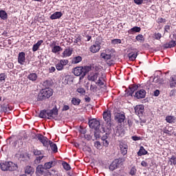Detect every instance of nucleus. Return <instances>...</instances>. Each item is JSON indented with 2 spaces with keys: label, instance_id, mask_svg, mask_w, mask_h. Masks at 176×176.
Returning a JSON list of instances; mask_svg holds the SVG:
<instances>
[{
  "label": "nucleus",
  "instance_id": "obj_60",
  "mask_svg": "<svg viewBox=\"0 0 176 176\" xmlns=\"http://www.w3.org/2000/svg\"><path fill=\"white\" fill-rule=\"evenodd\" d=\"M80 133L81 134H85L86 133V129H83L82 127L80 128Z\"/></svg>",
  "mask_w": 176,
  "mask_h": 176
},
{
  "label": "nucleus",
  "instance_id": "obj_46",
  "mask_svg": "<svg viewBox=\"0 0 176 176\" xmlns=\"http://www.w3.org/2000/svg\"><path fill=\"white\" fill-rule=\"evenodd\" d=\"M94 146L97 149H101V143L98 141L94 142Z\"/></svg>",
  "mask_w": 176,
  "mask_h": 176
},
{
  "label": "nucleus",
  "instance_id": "obj_32",
  "mask_svg": "<svg viewBox=\"0 0 176 176\" xmlns=\"http://www.w3.org/2000/svg\"><path fill=\"white\" fill-rule=\"evenodd\" d=\"M100 57L105 60L106 61H108V60H111V58L112 57L111 54H105V53H102L100 54Z\"/></svg>",
  "mask_w": 176,
  "mask_h": 176
},
{
  "label": "nucleus",
  "instance_id": "obj_4",
  "mask_svg": "<svg viewBox=\"0 0 176 176\" xmlns=\"http://www.w3.org/2000/svg\"><path fill=\"white\" fill-rule=\"evenodd\" d=\"M1 170L2 171H14L17 170V164L12 162H3L0 163Z\"/></svg>",
  "mask_w": 176,
  "mask_h": 176
},
{
  "label": "nucleus",
  "instance_id": "obj_41",
  "mask_svg": "<svg viewBox=\"0 0 176 176\" xmlns=\"http://www.w3.org/2000/svg\"><path fill=\"white\" fill-rule=\"evenodd\" d=\"M68 63H69V61L67 59H61L59 61V63H60V65H63V67H65V65H67Z\"/></svg>",
  "mask_w": 176,
  "mask_h": 176
},
{
  "label": "nucleus",
  "instance_id": "obj_17",
  "mask_svg": "<svg viewBox=\"0 0 176 176\" xmlns=\"http://www.w3.org/2000/svg\"><path fill=\"white\" fill-rule=\"evenodd\" d=\"M57 164V160H53L52 161H50L49 162H46L44 164L45 168H47V170H49L52 168V167H54Z\"/></svg>",
  "mask_w": 176,
  "mask_h": 176
},
{
  "label": "nucleus",
  "instance_id": "obj_8",
  "mask_svg": "<svg viewBox=\"0 0 176 176\" xmlns=\"http://www.w3.org/2000/svg\"><path fill=\"white\" fill-rule=\"evenodd\" d=\"M36 138L38 140V141L43 144V146H49V140L47 138L43 136L41 134H38L36 135Z\"/></svg>",
  "mask_w": 176,
  "mask_h": 176
},
{
  "label": "nucleus",
  "instance_id": "obj_1",
  "mask_svg": "<svg viewBox=\"0 0 176 176\" xmlns=\"http://www.w3.org/2000/svg\"><path fill=\"white\" fill-rule=\"evenodd\" d=\"M58 115V110L57 107H54L51 110H43L40 112L39 118L41 119H54Z\"/></svg>",
  "mask_w": 176,
  "mask_h": 176
},
{
  "label": "nucleus",
  "instance_id": "obj_40",
  "mask_svg": "<svg viewBox=\"0 0 176 176\" xmlns=\"http://www.w3.org/2000/svg\"><path fill=\"white\" fill-rule=\"evenodd\" d=\"M136 41H138V42H144V36L142 34H138L136 37H135Z\"/></svg>",
  "mask_w": 176,
  "mask_h": 176
},
{
  "label": "nucleus",
  "instance_id": "obj_57",
  "mask_svg": "<svg viewBox=\"0 0 176 176\" xmlns=\"http://www.w3.org/2000/svg\"><path fill=\"white\" fill-rule=\"evenodd\" d=\"M43 86H45V87H46V89H47V87H49V80H45L43 82Z\"/></svg>",
  "mask_w": 176,
  "mask_h": 176
},
{
  "label": "nucleus",
  "instance_id": "obj_48",
  "mask_svg": "<svg viewBox=\"0 0 176 176\" xmlns=\"http://www.w3.org/2000/svg\"><path fill=\"white\" fill-rule=\"evenodd\" d=\"M42 159H43V156H38L36 158L34 162L36 164H39V163H41V160H42Z\"/></svg>",
  "mask_w": 176,
  "mask_h": 176
},
{
  "label": "nucleus",
  "instance_id": "obj_20",
  "mask_svg": "<svg viewBox=\"0 0 176 176\" xmlns=\"http://www.w3.org/2000/svg\"><path fill=\"white\" fill-rule=\"evenodd\" d=\"M176 45V43L175 41H170L168 43H166L164 45V47L165 49H171V47H175V46Z\"/></svg>",
  "mask_w": 176,
  "mask_h": 176
},
{
  "label": "nucleus",
  "instance_id": "obj_13",
  "mask_svg": "<svg viewBox=\"0 0 176 176\" xmlns=\"http://www.w3.org/2000/svg\"><path fill=\"white\" fill-rule=\"evenodd\" d=\"M72 52H74L72 47L65 49L62 53V57L63 58H65V57H71V56H72Z\"/></svg>",
  "mask_w": 176,
  "mask_h": 176
},
{
  "label": "nucleus",
  "instance_id": "obj_36",
  "mask_svg": "<svg viewBox=\"0 0 176 176\" xmlns=\"http://www.w3.org/2000/svg\"><path fill=\"white\" fill-rule=\"evenodd\" d=\"M137 56H138V53H136V54L129 53L128 54V57L131 61H134L135 60V58H137Z\"/></svg>",
  "mask_w": 176,
  "mask_h": 176
},
{
  "label": "nucleus",
  "instance_id": "obj_22",
  "mask_svg": "<svg viewBox=\"0 0 176 176\" xmlns=\"http://www.w3.org/2000/svg\"><path fill=\"white\" fill-rule=\"evenodd\" d=\"M129 89L131 93L129 94V96H133L134 91L138 89V85H131L129 86Z\"/></svg>",
  "mask_w": 176,
  "mask_h": 176
},
{
  "label": "nucleus",
  "instance_id": "obj_15",
  "mask_svg": "<svg viewBox=\"0 0 176 176\" xmlns=\"http://www.w3.org/2000/svg\"><path fill=\"white\" fill-rule=\"evenodd\" d=\"M46 170H47L43 165H38L36 167V174L37 175H43L45 173H46Z\"/></svg>",
  "mask_w": 176,
  "mask_h": 176
},
{
  "label": "nucleus",
  "instance_id": "obj_34",
  "mask_svg": "<svg viewBox=\"0 0 176 176\" xmlns=\"http://www.w3.org/2000/svg\"><path fill=\"white\" fill-rule=\"evenodd\" d=\"M175 78H176L175 76H172L170 77V87H175V86H176Z\"/></svg>",
  "mask_w": 176,
  "mask_h": 176
},
{
  "label": "nucleus",
  "instance_id": "obj_43",
  "mask_svg": "<svg viewBox=\"0 0 176 176\" xmlns=\"http://www.w3.org/2000/svg\"><path fill=\"white\" fill-rule=\"evenodd\" d=\"M137 173V168H135V166H133L131 168V170L129 172V174L131 175H135Z\"/></svg>",
  "mask_w": 176,
  "mask_h": 176
},
{
  "label": "nucleus",
  "instance_id": "obj_31",
  "mask_svg": "<svg viewBox=\"0 0 176 176\" xmlns=\"http://www.w3.org/2000/svg\"><path fill=\"white\" fill-rule=\"evenodd\" d=\"M166 121L167 123H174L175 122V117L173 116H168L166 117Z\"/></svg>",
  "mask_w": 176,
  "mask_h": 176
},
{
  "label": "nucleus",
  "instance_id": "obj_54",
  "mask_svg": "<svg viewBox=\"0 0 176 176\" xmlns=\"http://www.w3.org/2000/svg\"><path fill=\"white\" fill-rule=\"evenodd\" d=\"M160 94V91H159V89H156L155 91H154V97H159V95Z\"/></svg>",
  "mask_w": 176,
  "mask_h": 176
},
{
  "label": "nucleus",
  "instance_id": "obj_27",
  "mask_svg": "<svg viewBox=\"0 0 176 176\" xmlns=\"http://www.w3.org/2000/svg\"><path fill=\"white\" fill-rule=\"evenodd\" d=\"M49 145H50L52 151H53V152H54L56 153V152L58 151L57 144H56L55 143H54L53 142L50 140Z\"/></svg>",
  "mask_w": 176,
  "mask_h": 176
},
{
  "label": "nucleus",
  "instance_id": "obj_9",
  "mask_svg": "<svg viewBox=\"0 0 176 176\" xmlns=\"http://www.w3.org/2000/svg\"><path fill=\"white\" fill-rule=\"evenodd\" d=\"M120 149L122 155L124 156L125 155H127V150L129 149V146H127V144H126L124 142H120Z\"/></svg>",
  "mask_w": 176,
  "mask_h": 176
},
{
  "label": "nucleus",
  "instance_id": "obj_28",
  "mask_svg": "<svg viewBox=\"0 0 176 176\" xmlns=\"http://www.w3.org/2000/svg\"><path fill=\"white\" fill-rule=\"evenodd\" d=\"M0 19H1V20L8 19V13H6V11L3 10H0Z\"/></svg>",
  "mask_w": 176,
  "mask_h": 176
},
{
  "label": "nucleus",
  "instance_id": "obj_33",
  "mask_svg": "<svg viewBox=\"0 0 176 176\" xmlns=\"http://www.w3.org/2000/svg\"><path fill=\"white\" fill-rule=\"evenodd\" d=\"M63 50V48L58 45H55L54 47L52 49V53H58V52H61Z\"/></svg>",
  "mask_w": 176,
  "mask_h": 176
},
{
  "label": "nucleus",
  "instance_id": "obj_23",
  "mask_svg": "<svg viewBox=\"0 0 176 176\" xmlns=\"http://www.w3.org/2000/svg\"><path fill=\"white\" fill-rule=\"evenodd\" d=\"M43 43V40L38 41L36 44L33 45L32 52H36L38 49H39L41 45H42Z\"/></svg>",
  "mask_w": 176,
  "mask_h": 176
},
{
  "label": "nucleus",
  "instance_id": "obj_21",
  "mask_svg": "<svg viewBox=\"0 0 176 176\" xmlns=\"http://www.w3.org/2000/svg\"><path fill=\"white\" fill-rule=\"evenodd\" d=\"M28 79L31 80V82H36V80L38 79V74H36V73H30L28 76Z\"/></svg>",
  "mask_w": 176,
  "mask_h": 176
},
{
  "label": "nucleus",
  "instance_id": "obj_44",
  "mask_svg": "<svg viewBox=\"0 0 176 176\" xmlns=\"http://www.w3.org/2000/svg\"><path fill=\"white\" fill-rule=\"evenodd\" d=\"M154 38H155V39H156V41H160V39H162V34L155 33Z\"/></svg>",
  "mask_w": 176,
  "mask_h": 176
},
{
  "label": "nucleus",
  "instance_id": "obj_29",
  "mask_svg": "<svg viewBox=\"0 0 176 176\" xmlns=\"http://www.w3.org/2000/svg\"><path fill=\"white\" fill-rule=\"evenodd\" d=\"M141 31V28L138 26H135L128 31L129 34H133V32H140Z\"/></svg>",
  "mask_w": 176,
  "mask_h": 176
},
{
  "label": "nucleus",
  "instance_id": "obj_12",
  "mask_svg": "<svg viewBox=\"0 0 176 176\" xmlns=\"http://www.w3.org/2000/svg\"><path fill=\"white\" fill-rule=\"evenodd\" d=\"M135 112L138 116H142V115H144V105H137L135 107Z\"/></svg>",
  "mask_w": 176,
  "mask_h": 176
},
{
  "label": "nucleus",
  "instance_id": "obj_39",
  "mask_svg": "<svg viewBox=\"0 0 176 176\" xmlns=\"http://www.w3.org/2000/svg\"><path fill=\"white\" fill-rule=\"evenodd\" d=\"M77 93H79L81 96H85L86 94V90L84 89V88L80 87L78 88L76 90Z\"/></svg>",
  "mask_w": 176,
  "mask_h": 176
},
{
  "label": "nucleus",
  "instance_id": "obj_35",
  "mask_svg": "<svg viewBox=\"0 0 176 176\" xmlns=\"http://www.w3.org/2000/svg\"><path fill=\"white\" fill-rule=\"evenodd\" d=\"M72 104L73 105H76V106L79 105V104H80V99H79L78 98H73L72 99Z\"/></svg>",
  "mask_w": 176,
  "mask_h": 176
},
{
  "label": "nucleus",
  "instance_id": "obj_51",
  "mask_svg": "<svg viewBox=\"0 0 176 176\" xmlns=\"http://www.w3.org/2000/svg\"><path fill=\"white\" fill-rule=\"evenodd\" d=\"M82 42V38L80 36H78L75 40H74V43H80Z\"/></svg>",
  "mask_w": 176,
  "mask_h": 176
},
{
  "label": "nucleus",
  "instance_id": "obj_49",
  "mask_svg": "<svg viewBox=\"0 0 176 176\" xmlns=\"http://www.w3.org/2000/svg\"><path fill=\"white\" fill-rule=\"evenodd\" d=\"M6 79V75H5V73L0 74V82H2Z\"/></svg>",
  "mask_w": 176,
  "mask_h": 176
},
{
  "label": "nucleus",
  "instance_id": "obj_26",
  "mask_svg": "<svg viewBox=\"0 0 176 176\" xmlns=\"http://www.w3.org/2000/svg\"><path fill=\"white\" fill-rule=\"evenodd\" d=\"M82 61V56H78L72 59V64H79Z\"/></svg>",
  "mask_w": 176,
  "mask_h": 176
},
{
  "label": "nucleus",
  "instance_id": "obj_42",
  "mask_svg": "<svg viewBox=\"0 0 176 176\" xmlns=\"http://www.w3.org/2000/svg\"><path fill=\"white\" fill-rule=\"evenodd\" d=\"M56 68L57 71H63V69H64V66L61 65L59 62L56 65Z\"/></svg>",
  "mask_w": 176,
  "mask_h": 176
},
{
  "label": "nucleus",
  "instance_id": "obj_64",
  "mask_svg": "<svg viewBox=\"0 0 176 176\" xmlns=\"http://www.w3.org/2000/svg\"><path fill=\"white\" fill-rule=\"evenodd\" d=\"M14 67V65L13 63H8V68H10L11 69Z\"/></svg>",
  "mask_w": 176,
  "mask_h": 176
},
{
  "label": "nucleus",
  "instance_id": "obj_6",
  "mask_svg": "<svg viewBox=\"0 0 176 176\" xmlns=\"http://www.w3.org/2000/svg\"><path fill=\"white\" fill-rule=\"evenodd\" d=\"M103 119L106 122L108 127H111L112 126V117L110 111H106L103 112Z\"/></svg>",
  "mask_w": 176,
  "mask_h": 176
},
{
  "label": "nucleus",
  "instance_id": "obj_7",
  "mask_svg": "<svg viewBox=\"0 0 176 176\" xmlns=\"http://www.w3.org/2000/svg\"><path fill=\"white\" fill-rule=\"evenodd\" d=\"M89 126L90 129L98 130L100 129V121L97 120V119H91L89 121Z\"/></svg>",
  "mask_w": 176,
  "mask_h": 176
},
{
  "label": "nucleus",
  "instance_id": "obj_30",
  "mask_svg": "<svg viewBox=\"0 0 176 176\" xmlns=\"http://www.w3.org/2000/svg\"><path fill=\"white\" fill-rule=\"evenodd\" d=\"M168 163L170 166H176V157L175 155H172L169 159Z\"/></svg>",
  "mask_w": 176,
  "mask_h": 176
},
{
  "label": "nucleus",
  "instance_id": "obj_5",
  "mask_svg": "<svg viewBox=\"0 0 176 176\" xmlns=\"http://www.w3.org/2000/svg\"><path fill=\"white\" fill-rule=\"evenodd\" d=\"M90 71V67L85 66V67H76L74 69V74L76 76H82V78L86 76V74Z\"/></svg>",
  "mask_w": 176,
  "mask_h": 176
},
{
  "label": "nucleus",
  "instance_id": "obj_16",
  "mask_svg": "<svg viewBox=\"0 0 176 176\" xmlns=\"http://www.w3.org/2000/svg\"><path fill=\"white\" fill-rule=\"evenodd\" d=\"M18 63L21 64V65H24V63H25V53L20 52L19 54Z\"/></svg>",
  "mask_w": 176,
  "mask_h": 176
},
{
  "label": "nucleus",
  "instance_id": "obj_45",
  "mask_svg": "<svg viewBox=\"0 0 176 176\" xmlns=\"http://www.w3.org/2000/svg\"><path fill=\"white\" fill-rule=\"evenodd\" d=\"M90 90H91V91H93V93H96L97 91V85H91Z\"/></svg>",
  "mask_w": 176,
  "mask_h": 176
},
{
  "label": "nucleus",
  "instance_id": "obj_24",
  "mask_svg": "<svg viewBox=\"0 0 176 176\" xmlns=\"http://www.w3.org/2000/svg\"><path fill=\"white\" fill-rule=\"evenodd\" d=\"M148 155V151L145 150L144 146H140L139 151L138 152V156H144Z\"/></svg>",
  "mask_w": 176,
  "mask_h": 176
},
{
  "label": "nucleus",
  "instance_id": "obj_59",
  "mask_svg": "<svg viewBox=\"0 0 176 176\" xmlns=\"http://www.w3.org/2000/svg\"><path fill=\"white\" fill-rule=\"evenodd\" d=\"M141 166H142V167H148V164L146 163V162L142 161L141 162Z\"/></svg>",
  "mask_w": 176,
  "mask_h": 176
},
{
  "label": "nucleus",
  "instance_id": "obj_37",
  "mask_svg": "<svg viewBox=\"0 0 176 176\" xmlns=\"http://www.w3.org/2000/svg\"><path fill=\"white\" fill-rule=\"evenodd\" d=\"M122 43V40L119 38H115L111 40V45H113L114 46L116 45H120Z\"/></svg>",
  "mask_w": 176,
  "mask_h": 176
},
{
  "label": "nucleus",
  "instance_id": "obj_14",
  "mask_svg": "<svg viewBox=\"0 0 176 176\" xmlns=\"http://www.w3.org/2000/svg\"><path fill=\"white\" fill-rule=\"evenodd\" d=\"M115 119L118 121V123H123L126 119V116H124V113H118L115 116Z\"/></svg>",
  "mask_w": 176,
  "mask_h": 176
},
{
  "label": "nucleus",
  "instance_id": "obj_53",
  "mask_svg": "<svg viewBox=\"0 0 176 176\" xmlns=\"http://www.w3.org/2000/svg\"><path fill=\"white\" fill-rule=\"evenodd\" d=\"M153 82H155V83H162V81H160V78L159 77H155L153 79Z\"/></svg>",
  "mask_w": 176,
  "mask_h": 176
},
{
  "label": "nucleus",
  "instance_id": "obj_61",
  "mask_svg": "<svg viewBox=\"0 0 176 176\" xmlns=\"http://www.w3.org/2000/svg\"><path fill=\"white\" fill-rule=\"evenodd\" d=\"M164 31L165 32H168V31H170V25H165Z\"/></svg>",
  "mask_w": 176,
  "mask_h": 176
},
{
  "label": "nucleus",
  "instance_id": "obj_47",
  "mask_svg": "<svg viewBox=\"0 0 176 176\" xmlns=\"http://www.w3.org/2000/svg\"><path fill=\"white\" fill-rule=\"evenodd\" d=\"M33 153L36 156H39V155H41L42 152H41V151H39L38 149H34L33 150Z\"/></svg>",
  "mask_w": 176,
  "mask_h": 176
},
{
  "label": "nucleus",
  "instance_id": "obj_11",
  "mask_svg": "<svg viewBox=\"0 0 176 176\" xmlns=\"http://www.w3.org/2000/svg\"><path fill=\"white\" fill-rule=\"evenodd\" d=\"M101 49V45H100V43H95L94 45H91L89 47V50L91 53H98V52H100V50Z\"/></svg>",
  "mask_w": 176,
  "mask_h": 176
},
{
  "label": "nucleus",
  "instance_id": "obj_38",
  "mask_svg": "<svg viewBox=\"0 0 176 176\" xmlns=\"http://www.w3.org/2000/svg\"><path fill=\"white\" fill-rule=\"evenodd\" d=\"M62 166L67 171H69V170H71V166H69V164L67 162L62 163Z\"/></svg>",
  "mask_w": 176,
  "mask_h": 176
},
{
  "label": "nucleus",
  "instance_id": "obj_18",
  "mask_svg": "<svg viewBox=\"0 0 176 176\" xmlns=\"http://www.w3.org/2000/svg\"><path fill=\"white\" fill-rule=\"evenodd\" d=\"M63 13L61 12H56L50 16L51 20H57V19L61 18Z\"/></svg>",
  "mask_w": 176,
  "mask_h": 176
},
{
  "label": "nucleus",
  "instance_id": "obj_63",
  "mask_svg": "<svg viewBox=\"0 0 176 176\" xmlns=\"http://www.w3.org/2000/svg\"><path fill=\"white\" fill-rule=\"evenodd\" d=\"M109 144V143H108V140H103V145L104 146H108Z\"/></svg>",
  "mask_w": 176,
  "mask_h": 176
},
{
  "label": "nucleus",
  "instance_id": "obj_52",
  "mask_svg": "<svg viewBox=\"0 0 176 176\" xmlns=\"http://www.w3.org/2000/svg\"><path fill=\"white\" fill-rule=\"evenodd\" d=\"M132 140L133 141H140L141 140V137H138V136H132Z\"/></svg>",
  "mask_w": 176,
  "mask_h": 176
},
{
  "label": "nucleus",
  "instance_id": "obj_2",
  "mask_svg": "<svg viewBox=\"0 0 176 176\" xmlns=\"http://www.w3.org/2000/svg\"><path fill=\"white\" fill-rule=\"evenodd\" d=\"M97 79L98 81L96 82V84L98 85V86H104V82L105 81V74H104V73L102 72H99L89 76V80H91L92 82H96Z\"/></svg>",
  "mask_w": 176,
  "mask_h": 176
},
{
  "label": "nucleus",
  "instance_id": "obj_56",
  "mask_svg": "<svg viewBox=\"0 0 176 176\" xmlns=\"http://www.w3.org/2000/svg\"><path fill=\"white\" fill-rule=\"evenodd\" d=\"M69 109V106L65 104L62 109V111H68Z\"/></svg>",
  "mask_w": 176,
  "mask_h": 176
},
{
  "label": "nucleus",
  "instance_id": "obj_55",
  "mask_svg": "<svg viewBox=\"0 0 176 176\" xmlns=\"http://www.w3.org/2000/svg\"><path fill=\"white\" fill-rule=\"evenodd\" d=\"M49 71L51 74H53V72H56V67L52 66L50 67Z\"/></svg>",
  "mask_w": 176,
  "mask_h": 176
},
{
  "label": "nucleus",
  "instance_id": "obj_50",
  "mask_svg": "<svg viewBox=\"0 0 176 176\" xmlns=\"http://www.w3.org/2000/svg\"><path fill=\"white\" fill-rule=\"evenodd\" d=\"M133 2L136 5H142V3H144V0H133Z\"/></svg>",
  "mask_w": 176,
  "mask_h": 176
},
{
  "label": "nucleus",
  "instance_id": "obj_3",
  "mask_svg": "<svg viewBox=\"0 0 176 176\" xmlns=\"http://www.w3.org/2000/svg\"><path fill=\"white\" fill-rule=\"evenodd\" d=\"M53 96V90L50 88L43 89L38 96V101H43L47 98H50Z\"/></svg>",
  "mask_w": 176,
  "mask_h": 176
},
{
  "label": "nucleus",
  "instance_id": "obj_19",
  "mask_svg": "<svg viewBox=\"0 0 176 176\" xmlns=\"http://www.w3.org/2000/svg\"><path fill=\"white\" fill-rule=\"evenodd\" d=\"M118 167H119V162L118 160H115L110 164L109 168L111 171H113V170H116Z\"/></svg>",
  "mask_w": 176,
  "mask_h": 176
},
{
  "label": "nucleus",
  "instance_id": "obj_10",
  "mask_svg": "<svg viewBox=\"0 0 176 176\" xmlns=\"http://www.w3.org/2000/svg\"><path fill=\"white\" fill-rule=\"evenodd\" d=\"M146 96V91L145 89H140L135 92L134 97L138 98V100H141L142 98H145V96Z\"/></svg>",
  "mask_w": 176,
  "mask_h": 176
},
{
  "label": "nucleus",
  "instance_id": "obj_62",
  "mask_svg": "<svg viewBox=\"0 0 176 176\" xmlns=\"http://www.w3.org/2000/svg\"><path fill=\"white\" fill-rule=\"evenodd\" d=\"M151 87H152V84H151L150 82L147 83L146 85V89L149 90L151 89Z\"/></svg>",
  "mask_w": 176,
  "mask_h": 176
},
{
  "label": "nucleus",
  "instance_id": "obj_25",
  "mask_svg": "<svg viewBox=\"0 0 176 176\" xmlns=\"http://www.w3.org/2000/svg\"><path fill=\"white\" fill-rule=\"evenodd\" d=\"M25 173L28 175H32L34 173V168L30 166H27L25 167Z\"/></svg>",
  "mask_w": 176,
  "mask_h": 176
},
{
  "label": "nucleus",
  "instance_id": "obj_58",
  "mask_svg": "<svg viewBox=\"0 0 176 176\" xmlns=\"http://www.w3.org/2000/svg\"><path fill=\"white\" fill-rule=\"evenodd\" d=\"M166 19H163V18L158 19V23H166Z\"/></svg>",
  "mask_w": 176,
  "mask_h": 176
}]
</instances>
